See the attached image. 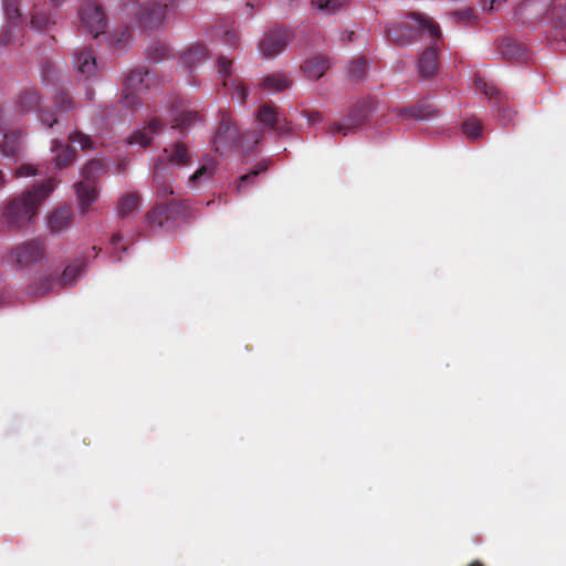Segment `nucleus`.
Segmentation results:
<instances>
[{
  "label": "nucleus",
  "mask_w": 566,
  "mask_h": 566,
  "mask_svg": "<svg viewBox=\"0 0 566 566\" xmlns=\"http://www.w3.org/2000/svg\"><path fill=\"white\" fill-rule=\"evenodd\" d=\"M54 179L50 178L12 199L3 212L6 222L14 228L27 226L36 216L39 207L54 190Z\"/></svg>",
  "instance_id": "obj_1"
},
{
  "label": "nucleus",
  "mask_w": 566,
  "mask_h": 566,
  "mask_svg": "<svg viewBox=\"0 0 566 566\" xmlns=\"http://www.w3.org/2000/svg\"><path fill=\"white\" fill-rule=\"evenodd\" d=\"M386 34L390 42L401 46L416 42L421 34H427L432 40L441 38L439 25L420 13H410L406 20L389 24Z\"/></svg>",
  "instance_id": "obj_2"
},
{
  "label": "nucleus",
  "mask_w": 566,
  "mask_h": 566,
  "mask_svg": "<svg viewBox=\"0 0 566 566\" xmlns=\"http://www.w3.org/2000/svg\"><path fill=\"white\" fill-rule=\"evenodd\" d=\"M556 11L555 0H523L514 9L513 19L524 25H534L543 20L552 24Z\"/></svg>",
  "instance_id": "obj_3"
},
{
  "label": "nucleus",
  "mask_w": 566,
  "mask_h": 566,
  "mask_svg": "<svg viewBox=\"0 0 566 566\" xmlns=\"http://www.w3.org/2000/svg\"><path fill=\"white\" fill-rule=\"evenodd\" d=\"M188 202L175 198L167 202L157 203L146 214V221L150 228L169 230L175 222L187 216Z\"/></svg>",
  "instance_id": "obj_4"
},
{
  "label": "nucleus",
  "mask_w": 566,
  "mask_h": 566,
  "mask_svg": "<svg viewBox=\"0 0 566 566\" xmlns=\"http://www.w3.org/2000/svg\"><path fill=\"white\" fill-rule=\"evenodd\" d=\"M104 172V165L101 160H90L82 169L83 181L75 185L77 200L82 211H86L91 203L96 200V188L94 179Z\"/></svg>",
  "instance_id": "obj_5"
},
{
  "label": "nucleus",
  "mask_w": 566,
  "mask_h": 566,
  "mask_svg": "<svg viewBox=\"0 0 566 566\" xmlns=\"http://www.w3.org/2000/svg\"><path fill=\"white\" fill-rule=\"evenodd\" d=\"M29 3L30 0H3L7 25L0 32V48L18 42L22 44L18 31L19 27L22 24L21 8Z\"/></svg>",
  "instance_id": "obj_6"
},
{
  "label": "nucleus",
  "mask_w": 566,
  "mask_h": 566,
  "mask_svg": "<svg viewBox=\"0 0 566 566\" xmlns=\"http://www.w3.org/2000/svg\"><path fill=\"white\" fill-rule=\"evenodd\" d=\"M241 143L242 135L233 123L231 113L229 111H221L219 125L213 138L216 150L221 154L228 153L239 148Z\"/></svg>",
  "instance_id": "obj_7"
},
{
  "label": "nucleus",
  "mask_w": 566,
  "mask_h": 566,
  "mask_svg": "<svg viewBox=\"0 0 566 566\" xmlns=\"http://www.w3.org/2000/svg\"><path fill=\"white\" fill-rule=\"evenodd\" d=\"M294 39V33L287 27H273L269 29L259 43V50L266 59L280 55Z\"/></svg>",
  "instance_id": "obj_8"
},
{
  "label": "nucleus",
  "mask_w": 566,
  "mask_h": 566,
  "mask_svg": "<svg viewBox=\"0 0 566 566\" xmlns=\"http://www.w3.org/2000/svg\"><path fill=\"white\" fill-rule=\"evenodd\" d=\"M80 20L83 28L93 38H97L105 32L106 29V14L104 8L94 0L85 1L78 11Z\"/></svg>",
  "instance_id": "obj_9"
},
{
  "label": "nucleus",
  "mask_w": 566,
  "mask_h": 566,
  "mask_svg": "<svg viewBox=\"0 0 566 566\" xmlns=\"http://www.w3.org/2000/svg\"><path fill=\"white\" fill-rule=\"evenodd\" d=\"M17 108L21 114L36 112L40 122L49 128L59 123L53 113L41 108V96L36 90H23L18 96Z\"/></svg>",
  "instance_id": "obj_10"
},
{
  "label": "nucleus",
  "mask_w": 566,
  "mask_h": 566,
  "mask_svg": "<svg viewBox=\"0 0 566 566\" xmlns=\"http://www.w3.org/2000/svg\"><path fill=\"white\" fill-rule=\"evenodd\" d=\"M44 244L41 240H29L15 248L9 254L10 261L20 268H27L41 261L44 256Z\"/></svg>",
  "instance_id": "obj_11"
},
{
  "label": "nucleus",
  "mask_w": 566,
  "mask_h": 566,
  "mask_svg": "<svg viewBox=\"0 0 566 566\" xmlns=\"http://www.w3.org/2000/svg\"><path fill=\"white\" fill-rule=\"evenodd\" d=\"M217 67L222 80V86L229 91L231 98L243 104L249 95L248 87L242 81L231 78L232 61L226 56H220L217 61Z\"/></svg>",
  "instance_id": "obj_12"
},
{
  "label": "nucleus",
  "mask_w": 566,
  "mask_h": 566,
  "mask_svg": "<svg viewBox=\"0 0 566 566\" xmlns=\"http://www.w3.org/2000/svg\"><path fill=\"white\" fill-rule=\"evenodd\" d=\"M135 15L139 23L146 29H158L168 17V12L163 7V2H145L136 6Z\"/></svg>",
  "instance_id": "obj_13"
},
{
  "label": "nucleus",
  "mask_w": 566,
  "mask_h": 566,
  "mask_svg": "<svg viewBox=\"0 0 566 566\" xmlns=\"http://www.w3.org/2000/svg\"><path fill=\"white\" fill-rule=\"evenodd\" d=\"M171 128L184 132L201 119L198 112L189 108L184 99H175L169 109Z\"/></svg>",
  "instance_id": "obj_14"
},
{
  "label": "nucleus",
  "mask_w": 566,
  "mask_h": 566,
  "mask_svg": "<svg viewBox=\"0 0 566 566\" xmlns=\"http://www.w3.org/2000/svg\"><path fill=\"white\" fill-rule=\"evenodd\" d=\"M149 72L144 67L132 71L125 80V99L127 104H134L148 90Z\"/></svg>",
  "instance_id": "obj_15"
},
{
  "label": "nucleus",
  "mask_w": 566,
  "mask_h": 566,
  "mask_svg": "<svg viewBox=\"0 0 566 566\" xmlns=\"http://www.w3.org/2000/svg\"><path fill=\"white\" fill-rule=\"evenodd\" d=\"M256 118L261 124L280 135L287 134L292 129L291 123L281 117L275 107L269 104L260 106Z\"/></svg>",
  "instance_id": "obj_16"
},
{
  "label": "nucleus",
  "mask_w": 566,
  "mask_h": 566,
  "mask_svg": "<svg viewBox=\"0 0 566 566\" xmlns=\"http://www.w3.org/2000/svg\"><path fill=\"white\" fill-rule=\"evenodd\" d=\"M368 113V103L364 102L361 104H357L345 118L344 123L331 126L329 132L333 134L342 133L343 135H347L349 132L354 130L366 122Z\"/></svg>",
  "instance_id": "obj_17"
},
{
  "label": "nucleus",
  "mask_w": 566,
  "mask_h": 566,
  "mask_svg": "<svg viewBox=\"0 0 566 566\" xmlns=\"http://www.w3.org/2000/svg\"><path fill=\"white\" fill-rule=\"evenodd\" d=\"M474 86L479 92L483 93L490 99L497 101L499 117L503 122V124H509L513 120L516 113L509 106L502 104V95L493 84L486 83L483 78L478 77L474 80Z\"/></svg>",
  "instance_id": "obj_18"
},
{
  "label": "nucleus",
  "mask_w": 566,
  "mask_h": 566,
  "mask_svg": "<svg viewBox=\"0 0 566 566\" xmlns=\"http://www.w3.org/2000/svg\"><path fill=\"white\" fill-rule=\"evenodd\" d=\"M153 179L158 199L166 200L175 193L171 181V172L161 161H158L155 165Z\"/></svg>",
  "instance_id": "obj_19"
},
{
  "label": "nucleus",
  "mask_w": 566,
  "mask_h": 566,
  "mask_svg": "<svg viewBox=\"0 0 566 566\" xmlns=\"http://www.w3.org/2000/svg\"><path fill=\"white\" fill-rule=\"evenodd\" d=\"M164 155L163 158L158 159V161H161L164 165H166L165 161L178 167H186L191 164V154L188 146L182 142H176L169 147H166Z\"/></svg>",
  "instance_id": "obj_20"
},
{
  "label": "nucleus",
  "mask_w": 566,
  "mask_h": 566,
  "mask_svg": "<svg viewBox=\"0 0 566 566\" xmlns=\"http://www.w3.org/2000/svg\"><path fill=\"white\" fill-rule=\"evenodd\" d=\"M164 128V123L158 117L153 118L144 128L135 130L128 138L129 145L147 147Z\"/></svg>",
  "instance_id": "obj_21"
},
{
  "label": "nucleus",
  "mask_w": 566,
  "mask_h": 566,
  "mask_svg": "<svg viewBox=\"0 0 566 566\" xmlns=\"http://www.w3.org/2000/svg\"><path fill=\"white\" fill-rule=\"evenodd\" d=\"M437 41V40H433ZM440 63L436 50V42L427 48L418 59L417 67L421 77L428 78L437 74Z\"/></svg>",
  "instance_id": "obj_22"
},
{
  "label": "nucleus",
  "mask_w": 566,
  "mask_h": 566,
  "mask_svg": "<svg viewBox=\"0 0 566 566\" xmlns=\"http://www.w3.org/2000/svg\"><path fill=\"white\" fill-rule=\"evenodd\" d=\"M74 67L84 77L90 78L96 75L97 63L94 52L90 49H83L74 54Z\"/></svg>",
  "instance_id": "obj_23"
},
{
  "label": "nucleus",
  "mask_w": 566,
  "mask_h": 566,
  "mask_svg": "<svg viewBox=\"0 0 566 566\" xmlns=\"http://www.w3.org/2000/svg\"><path fill=\"white\" fill-rule=\"evenodd\" d=\"M74 67L84 77L90 78L96 75L97 63L94 52L90 49H83L74 54Z\"/></svg>",
  "instance_id": "obj_24"
},
{
  "label": "nucleus",
  "mask_w": 566,
  "mask_h": 566,
  "mask_svg": "<svg viewBox=\"0 0 566 566\" xmlns=\"http://www.w3.org/2000/svg\"><path fill=\"white\" fill-rule=\"evenodd\" d=\"M210 59L208 48L200 42L190 45L180 56V62L188 69H195Z\"/></svg>",
  "instance_id": "obj_25"
},
{
  "label": "nucleus",
  "mask_w": 566,
  "mask_h": 566,
  "mask_svg": "<svg viewBox=\"0 0 566 566\" xmlns=\"http://www.w3.org/2000/svg\"><path fill=\"white\" fill-rule=\"evenodd\" d=\"M439 113L434 105L428 102H419L410 107H402L398 111V115L402 118H412L416 120H423L437 116Z\"/></svg>",
  "instance_id": "obj_26"
},
{
  "label": "nucleus",
  "mask_w": 566,
  "mask_h": 566,
  "mask_svg": "<svg viewBox=\"0 0 566 566\" xmlns=\"http://www.w3.org/2000/svg\"><path fill=\"white\" fill-rule=\"evenodd\" d=\"M329 66L331 62L327 56H313L304 61L301 69L306 77L318 80L326 73Z\"/></svg>",
  "instance_id": "obj_27"
},
{
  "label": "nucleus",
  "mask_w": 566,
  "mask_h": 566,
  "mask_svg": "<svg viewBox=\"0 0 566 566\" xmlns=\"http://www.w3.org/2000/svg\"><path fill=\"white\" fill-rule=\"evenodd\" d=\"M23 150V142L20 130L6 133L0 143V151L7 157H17Z\"/></svg>",
  "instance_id": "obj_28"
},
{
  "label": "nucleus",
  "mask_w": 566,
  "mask_h": 566,
  "mask_svg": "<svg viewBox=\"0 0 566 566\" xmlns=\"http://www.w3.org/2000/svg\"><path fill=\"white\" fill-rule=\"evenodd\" d=\"M52 151L55 154L53 158L55 166L60 169L72 165L75 160V150L56 139L53 142Z\"/></svg>",
  "instance_id": "obj_29"
},
{
  "label": "nucleus",
  "mask_w": 566,
  "mask_h": 566,
  "mask_svg": "<svg viewBox=\"0 0 566 566\" xmlns=\"http://www.w3.org/2000/svg\"><path fill=\"white\" fill-rule=\"evenodd\" d=\"M292 85V80L283 73H274L265 76L260 86L262 90L279 93L287 90Z\"/></svg>",
  "instance_id": "obj_30"
},
{
  "label": "nucleus",
  "mask_w": 566,
  "mask_h": 566,
  "mask_svg": "<svg viewBox=\"0 0 566 566\" xmlns=\"http://www.w3.org/2000/svg\"><path fill=\"white\" fill-rule=\"evenodd\" d=\"M216 172L214 163H208L200 166L189 178H188V187L191 189H198L202 185L210 181Z\"/></svg>",
  "instance_id": "obj_31"
},
{
  "label": "nucleus",
  "mask_w": 566,
  "mask_h": 566,
  "mask_svg": "<svg viewBox=\"0 0 566 566\" xmlns=\"http://www.w3.org/2000/svg\"><path fill=\"white\" fill-rule=\"evenodd\" d=\"M72 211L67 207L54 210L49 218V228L51 232L59 233L65 230L71 222Z\"/></svg>",
  "instance_id": "obj_32"
},
{
  "label": "nucleus",
  "mask_w": 566,
  "mask_h": 566,
  "mask_svg": "<svg viewBox=\"0 0 566 566\" xmlns=\"http://www.w3.org/2000/svg\"><path fill=\"white\" fill-rule=\"evenodd\" d=\"M86 266V259L81 258L74 260L71 264H69L61 276L59 277V284L61 286L72 285L76 281V279L82 274Z\"/></svg>",
  "instance_id": "obj_33"
},
{
  "label": "nucleus",
  "mask_w": 566,
  "mask_h": 566,
  "mask_svg": "<svg viewBox=\"0 0 566 566\" xmlns=\"http://www.w3.org/2000/svg\"><path fill=\"white\" fill-rule=\"evenodd\" d=\"M499 52L503 59L510 61L520 60L525 54V46L514 40L505 39L500 43Z\"/></svg>",
  "instance_id": "obj_34"
},
{
  "label": "nucleus",
  "mask_w": 566,
  "mask_h": 566,
  "mask_svg": "<svg viewBox=\"0 0 566 566\" xmlns=\"http://www.w3.org/2000/svg\"><path fill=\"white\" fill-rule=\"evenodd\" d=\"M30 24L33 29L42 31L48 30L51 25L55 24V20L44 8L34 6L33 11L31 12Z\"/></svg>",
  "instance_id": "obj_35"
},
{
  "label": "nucleus",
  "mask_w": 566,
  "mask_h": 566,
  "mask_svg": "<svg viewBox=\"0 0 566 566\" xmlns=\"http://www.w3.org/2000/svg\"><path fill=\"white\" fill-rule=\"evenodd\" d=\"M139 196L135 192L123 195L117 203L116 213L119 218H126L139 207Z\"/></svg>",
  "instance_id": "obj_36"
},
{
  "label": "nucleus",
  "mask_w": 566,
  "mask_h": 566,
  "mask_svg": "<svg viewBox=\"0 0 566 566\" xmlns=\"http://www.w3.org/2000/svg\"><path fill=\"white\" fill-rule=\"evenodd\" d=\"M268 169V164L265 161L258 163L255 167L248 174L241 176L237 181V192L241 193L248 188L250 185L255 184V179L259 174L265 171Z\"/></svg>",
  "instance_id": "obj_37"
},
{
  "label": "nucleus",
  "mask_w": 566,
  "mask_h": 566,
  "mask_svg": "<svg viewBox=\"0 0 566 566\" xmlns=\"http://www.w3.org/2000/svg\"><path fill=\"white\" fill-rule=\"evenodd\" d=\"M311 3L327 14H334L346 8L347 0H311Z\"/></svg>",
  "instance_id": "obj_38"
},
{
  "label": "nucleus",
  "mask_w": 566,
  "mask_h": 566,
  "mask_svg": "<svg viewBox=\"0 0 566 566\" xmlns=\"http://www.w3.org/2000/svg\"><path fill=\"white\" fill-rule=\"evenodd\" d=\"M55 111H50L56 118L57 114H67L74 109V101L67 92H60L54 103Z\"/></svg>",
  "instance_id": "obj_39"
},
{
  "label": "nucleus",
  "mask_w": 566,
  "mask_h": 566,
  "mask_svg": "<svg viewBox=\"0 0 566 566\" xmlns=\"http://www.w3.org/2000/svg\"><path fill=\"white\" fill-rule=\"evenodd\" d=\"M59 284V279L52 274L41 277L32 287V295H44L51 292Z\"/></svg>",
  "instance_id": "obj_40"
},
{
  "label": "nucleus",
  "mask_w": 566,
  "mask_h": 566,
  "mask_svg": "<svg viewBox=\"0 0 566 566\" xmlns=\"http://www.w3.org/2000/svg\"><path fill=\"white\" fill-rule=\"evenodd\" d=\"M482 130L483 126L476 118H468L462 123V132L469 139H478L482 136Z\"/></svg>",
  "instance_id": "obj_41"
},
{
  "label": "nucleus",
  "mask_w": 566,
  "mask_h": 566,
  "mask_svg": "<svg viewBox=\"0 0 566 566\" xmlns=\"http://www.w3.org/2000/svg\"><path fill=\"white\" fill-rule=\"evenodd\" d=\"M130 36L132 32L128 27L119 28L112 33L111 45L114 50H120L128 43Z\"/></svg>",
  "instance_id": "obj_42"
},
{
  "label": "nucleus",
  "mask_w": 566,
  "mask_h": 566,
  "mask_svg": "<svg viewBox=\"0 0 566 566\" xmlns=\"http://www.w3.org/2000/svg\"><path fill=\"white\" fill-rule=\"evenodd\" d=\"M148 59H150L154 62H159L161 60L167 59L170 55V49L169 46L160 41L154 42L148 48Z\"/></svg>",
  "instance_id": "obj_43"
},
{
  "label": "nucleus",
  "mask_w": 566,
  "mask_h": 566,
  "mask_svg": "<svg viewBox=\"0 0 566 566\" xmlns=\"http://www.w3.org/2000/svg\"><path fill=\"white\" fill-rule=\"evenodd\" d=\"M69 140L72 144H78L81 149H91L93 148V140L88 135L83 134L80 130H75L69 136Z\"/></svg>",
  "instance_id": "obj_44"
},
{
  "label": "nucleus",
  "mask_w": 566,
  "mask_h": 566,
  "mask_svg": "<svg viewBox=\"0 0 566 566\" xmlns=\"http://www.w3.org/2000/svg\"><path fill=\"white\" fill-rule=\"evenodd\" d=\"M367 62L364 57H358L352 61L349 65V75L354 78H361L366 72Z\"/></svg>",
  "instance_id": "obj_45"
},
{
  "label": "nucleus",
  "mask_w": 566,
  "mask_h": 566,
  "mask_svg": "<svg viewBox=\"0 0 566 566\" xmlns=\"http://www.w3.org/2000/svg\"><path fill=\"white\" fill-rule=\"evenodd\" d=\"M451 15L460 22L473 23L476 19L475 12L472 8L457 10L451 12Z\"/></svg>",
  "instance_id": "obj_46"
},
{
  "label": "nucleus",
  "mask_w": 566,
  "mask_h": 566,
  "mask_svg": "<svg viewBox=\"0 0 566 566\" xmlns=\"http://www.w3.org/2000/svg\"><path fill=\"white\" fill-rule=\"evenodd\" d=\"M552 25L559 29L566 28V7H563L562 3H557V11L552 18Z\"/></svg>",
  "instance_id": "obj_47"
},
{
  "label": "nucleus",
  "mask_w": 566,
  "mask_h": 566,
  "mask_svg": "<svg viewBox=\"0 0 566 566\" xmlns=\"http://www.w3.org/2000/svg\"><path fill=\"white\" fill-rule=\"evenodd\" d=\"M13 123L11 115L9 114V108L6 106H0V133L6 132L9 125Z\"/></svg>",
  "instance_id": "obj_48"
},
{
  "label": "nucleus",
  "mask_w": 566,
  "mask_h": 566,
  "mask_svg": "<svg viewBox=\"0 0 566 566\" xmlns=\"http://www.w3.org/2000/svg\"><path fill=\"white\" fill-rule=\"evenodd\" d=\"M506 0H481L480 7L483 12H493L496 11L502 3H504Z\"/></svg>",
  "instance_id": "obj_49"
},
{
  "label": "nucleus",
  "mask_w": 566,
  "mask_h": 566,
  "mask_svg": "<svg viewBox=\"0 0 566 566\" xmlns=\"http://www.w3.org/2000/svg\"><path fill=\"white\" fill-rule=\"evenodd\" d=\"M36 174V168L30 164H22L20 167L15 169L14 176L17 178L34 176Z\"/></svg>",
  "instance_id": "obj_50"
},
{
  "label": "nucleus",
  "mask_w": 566,
  "mask_h": 566,
  "mask_svg": "<svg viewBox=\"0 0 566 566\" xmlns=\"http://www.w3.org/2000/svg\"><path fill=\"white\" fill-rule=\"evenodd\" d=\"M184 0H165L163 2V7L168 12V14L175 13L181 6Z\"/></svg>",
  "instance_id": "obj_51"
},
{
  "label": "nucleus",
  "mask_w": 566,
  "mask_h": 566,
  "mask_svg": "<svg viewBox=\"0 0 566 566\" xmlns=\"http://www.w3.org/2000/svg\"><path fill=\"white\" fill-rule=\"evenodd\" d=\"M224 42L231 46H237L239 43V35L235 31L224 32Z\"/></svg>",
  "instance_id": "obj_52"
},
{
  "label": "nucleus",
  "mask_w": 566,
  "mask_h": 566,
  "mask_svg": "<svg viewBox=\"0 0 566 566\" xmlns=\"http://www.w3.org/2000/svg\"><path fill=\"white\" fill-rule=\"evenodd\" d=\"M308 120L311 123H316V122H321L322 120V115L319 113H312L310 114L308 116Z\"/></svg>",
  "instance_id": "obj_53"
},
{
  "label": "nucleus",
  "mask_w": 566,
  "mask_h": 566,
  "mask_svg": "<svg viewBox=\"0 0 566 566\" xmlns=\"http://www.w3.org/2000/svg\"><path fill=\"white\" fill-rule=\"evenodd\" d=\"M65 2V0H50V3L53 8H59L61 7L63 3Z\"/></svg>",
  "instance_id": "obj_54"
},
{
  "label": "nucleus",
  "mask_w": 566,
  "mask_h": 566,
  "mask_svg": "<svg viewBox=\"0 0 566 566\" xmlns=\"http://www.w3.org/2000/svg\"><path fill=\"white\" fill-rule=\"evenodd\" d=\"M120 240H122V235H120V234H118V233H116V234H114V235L112 237L111 242H112V244H114V245H115V244H117Z\"/></svg>",
  "instance_id": "obj_55"
},
{
  "label": "nucleus",
  "mask_w": 566,
  "mask_h": 566,
  "mask_svg": "<svg viewBox=\"0 0 566 566\" xmlns=\"http://www.w3.org/2000/svg\"><path fill=\"white\" fill-rule=\"evenodd\" d=\"M6 180H4V176L2 174V171H0V188L4 185Z\"/></svg>",
  "instance_id": "obj_56"
},
{
  "label": "nucleus",
  "mask_w": 566,
  "mask_h": 566,
  "mask_svg": "<svg viewBox=\"0 0 566 566\" xmlns=\"http://www.w3.org/2000/svg\"><path fill=\"white\" fill-rule=\"evenodd\" d=\"M469 566H484V565L482 563H480L479 560H474Z\"/></svg>",
  "instance_id": "obj_57"
},
{
  "label": "nucleus",
  "mask_w": 566,
  "mask_h": 566,
  "mask_svg": "<svg viewBox=\"0 0 566 566\" xmlns=\"http://www.w3.org/2000/svg\"><path fill=\"white\" fill-rule=\"evenodd\" d=\"M262 136V133H258L256 137H255V143H259V138Z\"/></svg>",
  "instance_id": "obj_58"
},
{
  "label": "nucleus",
  "mask_w": 566,
  "mask_h": 566,
  "mask_svg": "<svg viewBox=\"0 0 566 566\" xmlns=\"http://www.w3.org/2000/svg\"><path fill=\"white\" fill-rule=\"evenodd\" d=\"M247 7L250 8L251 10L254 9L253 4L251 2H247Z\"/></svg>",
  "instance_id": "obj_59"
},
{
  "label": "nucleus",
  "mask_w": 566,
  "mask_h": 566,
  "mask_svg": "<svg viewBox=\"0 0 566 566\" xmlns=\"http://www.w3.org/2000/svg\"><path fill=\"white\" fill-rule=\"evenodd\" d=\"M562 39L566 41V34H562Z\"/></svg>",
  "instance_id": "obj_60"
}]
</instances>
